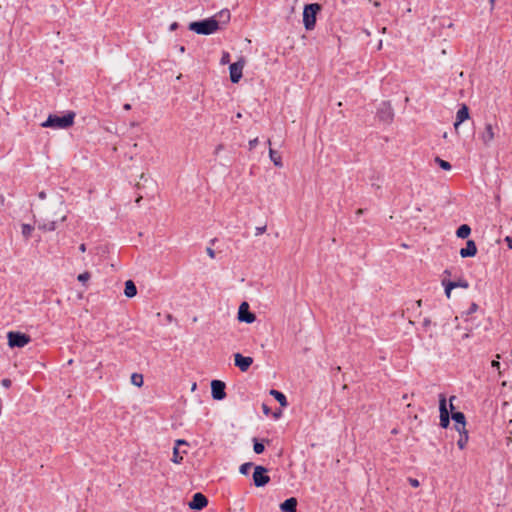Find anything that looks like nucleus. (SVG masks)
I'll return each mask as SVG.
<instances>
[{
  "label": "nucleus",
  "instance_id": "0e129e2a",
  "mask_svg": "<svg viewBox=\"0 0 512 512\" xmlns=\"http://www.w3.org/2000/svg\"><path fill=\"white\" fill-rule=\"evenodd\" d=\"M386 32V28H382V33H385Z\"/></svg>",
  "mask_w": 512,
  "mask_h": 512
},
{
  "label": "nucleus",
  "instance_id": "72a5a7b5",
  "mask_svg": "<svg viewBox=\"0 0 512 512\" xmlns=\"http://www.w3.org/2000/svg\"><path fill=\"white\" fill-rule=\"evenodd\" d=\"M219 16L221 18H225V22H228L230 20V12L228 10H223L219 13Z\"/></svg>",
  "mask_w": 512,
  "mask_h": 512
},
{
  "label": "nucleus",
  "instance_id": "e2e57ef3",
  "mask_svg": "<svg viewBox=\"0 0 512 512\" xmlns=\"http://www.w3.org/2000/svg\"><path fill=\"white\" fill-rule=\"evenodd\" d=\"M421 302H422L421 300L417 301L418 306H421Z\"/></svg>",
  "mask_w": 512,
  "mask_h": 512
},
{
  "label": "nucleus",
  "instance_id": "dca6fc26",
  "mask_svg": "<svg viewBox=\"0 0 512 512\" xmlns=\"http://www.w3.org/2000/svg\"><path fill=\"white\" fill-rule=\"evenodd\" d=\"M297 508V499L294 497L286 499L280 505V509L282 512H296Z\"/></svg>",
  "mask_w": 512,
  "mask_h": 512
},
{
  "label": "nucleus",
  "instance_id": "423d86ee",
  "mask_svg": "<svg viewBox=\"0 0 512 512\" xmlns=\"http://www.w3.org/2000/svg\"><path fill=\"white\" fill-rule=\"evenodd\" d=\"M439 410L440 426L446 429L450 424V416L446 405V397L444 394L439 395Z\"/></svg>",
  "mask_w": 512,
  "mask_h": 512
},
{
  "label": "nucleus",
  "instance_id": "09e8293b",
  "mask_svg": "<svg viewBox=\"0 0 512 512\" xmlns=\"http://www.w3.org/2000/svg\"><path fill=\"white\" fill-rule=\"evenodd\" d=\"M430 323H431V321L429 319H424V321H423L424 326H429Z\"/></svg>",
  "mask_w": 512,
  "mask_h": 512
},
{
  "label": "nucleus",
  "instance_id": "f8f14e48",
  "mask_svg": "<svg viewBox=\"0 0 512 512\" xmlns=\"http://www.w3.org/2000/svg\"><path fill=\"white\" fill-rule=\"evenodd\" d=\"M235 366H237L242 372H246L253 363L252 357H245L240 353L234 355Z\"/></svg>",
  "mask_w": 512,
  "mask_h": 512
},
{
  "label": "nucleus",
  "instance_id": "3c124183",
  "mask_svg": "<svg viewBox=\"0 0 512 512\" xmlns=\"http://www.w3.org/2000/svg\"><path fill=\"white\" fill-rule=\"evenodd\" d=\"M176 28H177V23L176 22L172 23L170 26V29L175 30Z\"/></svg>",
  "mask_w": 512,
  "mask_h": 512
},
{
  "label": "nucleus",
  "instance_id": "4468645a",
  "mask_svg": "<svg viewBox=\"0 0 512 512\" xmlns=\"http://www.w3.org/2000/svg\"><path fill=\"white\" fill-rule=\"evenodd\" d=\"M476 253H477V247L473 240H468L466 242V247H464L460 250V256L462 258L473 257L476 255Z\"/></svg>",
  "mask_w": 512,
  "mask_h": 512
},
{
  "label": "nucleus",
  "instance_id": "f704fd0d",
  "mask_svg": "<svg viewBox=\"0 0 512 512\" xmlns=\"http://www.w3.org/2000/svg\"><path fill=\"white\" fill-rule=\"evenodd\" d=\"M230 61V55L228 52H224L221 58V64H227Z\"/></svg>",
  "mask_w": 512,
  "mask_h": 512
},
{
  "label": "nucleus",
  "instance_id": "680f3d73",
  "mask_svg": "<svg viewBox=\"0 0 512 512\" xmlns=\"http://www.w3.org/2000/svg\"><path fill=\"white\" fill-rule=\"evenodd\" d=\"M66 220V216L64 215L62 218H61V221L64 222Z\"/></svg>",
  "mask_w": 512,
  "mask_h": 512
},
{
  "label": "nucleus",
  "instance_id": "052dcab7",
  "mask_svg": "<svg viewBox=\"0 0 512 512\" xmlns=\"http://www.w3.org/2000/svg\"><path fill=\"white\" fill-rule=\"evenodd\" d=\"M180 51L181 52H184L185 51V48L183 46L180 47Z\"/></svg>",
  "mask_w": 512,
  "mask_h": 512
},
{
  "label": "nucleus",
  "instance_id": "1a4fd4ad",
  "mask_svg": "<svg viewBox=\"0 0 512 512\" xmlns=\"http://www.w3.org/2000/svg\"><path fill=\"white\" fill-rule=\"evenodd\" d=\"M226 385L221 380H212L211 382V394L215 400H223L226 397L225 392Z\"/></svg>",
  "mask_w": 512,
  "mask_h": 512
},
{
  "label": "nucleus",
  "instance_id": "ea45409f",
  "mask_svg": "<svg viewBox=\"0 0 512 512\" xmlns=\"http://www.w3.org/2000/svg\"><path fill=\"white\" fill-rule=\"evenodd\" d=\"M505 242L507 243L508 248L512 249V236H507L505 238Z\"/></svg>",
  "mask_w": 512,
  "mask_h": 512
},
{
  "label": "nucleus",
  "instance_id": "aec40b11",
  "mask_svg": "<svg viewBox=\"0 0 512 512\" xmlns=\"http://www.w3.org/2000/svg\"><path fill=\"white\" fill-rule=\"evenodd\" d=\"M269 156L271 161L274 163L277 167H282V159L281 156L272 148L269 149Z\"/></svg>",
  "mask_w": 512,
  "mask_h": 512
},
{
  "label": "nucleus",
  "instance_id": "c85d7f7f",
  "mask_svg": "<svg viewBox=\"0 0 512 512\" xmlns=\"http://www.w3.org/2000/svg\"><path fill=\"white\" fill-rule=\"evenodd\" d=\"M450 283L455 285V288H464L467 289L469 287V283L465 279H459L458 281H450Z\"/></svg>",
  "mask_w": 512,
  "mask_h": 512
},
{
  "label": "nucleus",
  "instance_id": "a878e982",
  "mask_svg": "<svg viewBox=\"0 0 512 512\" xmlns=\"http://www.w3.org/2000/svg\"><path fill=\"white\" fill-rule=\"evenodd\" d=\"M185 453H186V451H183V453L181 454L180 451H179V448L178 447H174L172 461L174 463L179 464L183 460V454H185Z\"/></svg>",
  "mask_w": 512,
  "mask_h": 512
},
{
  "label": "nucleus",
  "instance_id": "c9c22d12",
  "mask_svg": "<svg viewBox=\"0 0 512 512\" xmlns=\"http://www.w3.org/2000/svg\"><path fill=\"white\" fill-rule=\"evenodd\" d=\"M258 144V138H254L252 140L249 141V149L252 150L254 149Z\"/></svg>",
  "mask_w": 512,
  "mask_h": 512
},
{
  "label": "nucleus",
  "instance_id": "de8ad7c7",
  "mask_svg": "<svg viewBox=\"0 0 512 512\" xmlns=\"http://www.w3.org/2000/svg\"><path fill=\"white\" fill-rule=\"evenodd\" d=\"M495 1H496V0H489V3H490V9H491V10H493V9H494Z\"/></svg>",
  "mask_w": 512,
  "mask_h": 512
},
{
  "label": "nucleus",
  "instance_id": "9b49d317",
  "mask_svg": "<svg viewBox=\"0 0 512 512\" xmlns=\"http://www.w3.org/2000/svg\"><path fill=\"white\" fill-rule=\"evenodd\" d=\"M207 504H208V500L205 495H203L202 493H195L193 495L192 500L189 503V507L192 510H201L204 507H206Z\"/></svg>",
  "mask_w": 512,
  "mask_h": 512
},
{
  "label": "nucleus",
  "instance_id": "473e14b6",
  "mask_svg": "<svg viewBox=\"0 0 512 512\" xmlns=\"http://www.w3.org/2000/svg\"><path fill=\"white\" fill-rule=\"evenodd\" d=\"M455 429L459 432V434H463L464 432H467L465 426L466 424H458V423H455Z\"/></svg>",
  "mask_w": 512,
  "mask_h": 512
},
{
  "label": "nucleus",
  "instance_id": "c03bdc74",
  "mask_svg": "<svg viewBox=\"0 0 512 512\" xmlns=\"http://www.w3.org/2000/svg\"><path fill=\"white\" fill-rule=\"evenodd\" d=\"M262 409H263V412H264L266 415H268V414H269L270 409H269V407H268L266 404H263V405H262Z\"/></svg>",
  "mask_w": 512,
  "mask_h": 512
},
{
  "label": "nucleus",
  "instance_id": "2eb2a0df",
  "mask_svg": "<svg viewBox=\"0 0 512 512\" xmlns=\"http://www.w3.org/2000/svg\"><path fill=\"white\" fill-rule=\"evenodd\" d=\"M469 118V109L466 105H462L461 108L457 111L456 121L454 123V128L457 131L459 125Z\"/></svg>",
  "mask_w": 512,
  "mask_h": 512
},
{
  "label": "nucleus",
  "instance_id": "f3484780",
  "mask_svg": "<svg viewBox=\"0 0 512 512\" xmlns=\"http://www.w3.org/2000/svg\"><path fill=\"white\" fill-rule=\"evenodd\" d=\"M124 294L127 298H132L137 294L136 285L132 280H127L125 282Z\"/></svg>",
  "mask_w": 512,
  "mask_h": 512
},
{
  "label": "nucleus",
  "instance_id": "2f4dec72",
  "mask_svg": "<svg viewBox=\"0 0 512 512\" xmlns=\"http://www.w3.org/2000/svg\"><path fill=\"white\" fill-rule=\"evenodd\" d=\"M91 275L89 272H83L78 275V280L82 283L87 282L90 279Z\"/></svg>",
  "mask_w": 512,
  "mask_h": 512
},
{
  "label": "nucleus",
  "instance_id": "603ef678",
  "mask_svg": "<svg viewBox=\"0 0 512 512\" xmlns=\"http://www.w3.org/2000/svg\"><path fill=\"white\" fill-rule=\"evenodd\" d=\"M476 309H477V305H476L475 303H473V304L471 305L470 310L473 312V311H476Z\"/></svg>",
  "mask_w": 512,
  "mask_h": 512
},
{
  "label": "nucleus",
  "instance_id": "8fccbe9b",
  "mask_svg": "<svg viewBox=\"0 0 512 512\" xmlns=\"http://www.w3.org/2000/svg\"><path fill=\"white\" fill-rule=\"evenodd\" d=\"M454 399H455V396L450 397V408L451 409H454V406H453V400Z\"/></svg>",
  "mask_w": 512,
  "mask_h": 512
},
{
  "label": "nucleus",
  "instance_id": "ddd939ff",
  "mask_svg": "<svg viewBox=\"0 0 512 512\" xmlns=\"http://www.w3.org/2000/svg\"><path fill=\"white\" fill-rule=\"evenodd\" d=\"M377 115L380 120L384 122H391L393 119V110L391 106L388 103H383L382 106L379 108Z\"/></svg>",
  "mask_w": 512,
  "mask_h": 512
},
{
  "label": "nucleus",
  "instance_id": "a18cd8bd",
  "mask_svg": "<svg viewBox=\"0 0 512 512\" xmlns=\"http://www.w3.org/2000/svg\"><path fill=\"white\" fill-rule=\"evenodd\" d=\"M39 198L40 199H45L46 198V193L44 191H41L39 194H38Z\"/></svg>",
  "mask_w": 512,
  "mask_h": 512
},
{
  "label": "nucleus",
  "instance_id": "393cba45",
  "mask_svg": "<svg viewBox=\"0 0 512 512\" xmlns=\"http://www.w3.org/2000/svg\"><path fill=\"white\" fill-rule=\"evenodd\" d=\"M451 418L458 424H466V418L462 412H453Z\"/></svg>",
  "mask_w": 512,
  "mask_h": 512
},
{
  "label": "nucleus",
  "instance_id": "e433bc0d",
  "mask_svg": "<svg viewBox=\"0 0 512 512\" xmlns=\"http://www.w3.org/2000/svg\"><path fill=\"white\" fill-rule=\"evenodd\" d=\"M1 384H2V386H3V387H5V388H10V386H11L12 382H11V380H10V379L5 378V379H3V380L1 381Z\"/></svg>",
  "mask_w": 512,
  "mask_h": 512
},
{
  "label": "nucleus",
  "instance_id": "49530a36",
  "mask_svg": "<svg viewBox=\"0 0 512 512\" xmlns=\"http://www.w3.org/2000/svg\"><path fill=\"white\" fill-rule=\"evenodd\" d=\"M79 250L81 252H85L86 251V245L84 243H82L80 246H79Z\"/></svg>",
  "mask_w": 512,
  "mask_h": 512
},
{
  "label": "nucleus",
  "instance_id": "5fc2aeb1",
  "mask_svg": "<svg viewBox=\"0 0 512 512\" xmlns=\"http://www.w3.org/2000/svg\"><path fill=\"white\" fill-rule=\"evenodd\" d=\"M443 274H444L445 276H450V275H451V272H450L448 269H446V270L443 272Z\"/></svg>",
  "mask_w": 512,
  "mask_h": 512
},
{
  "label": "nucleus",
  "instance_id": "58836bf2",
  "mask_svg": "<svg viewBox=\"0 0 512 512\" xmlns=\"http://www.w3.org/2000/svg\"><path fill=\"white\" fill-rule=\"evenodd\" d=\"M206 252H207V254L209 255L210 258H212V259L215 258V251L212 248L208 247L206 249Z\"/></svg>",
  "mask_w": 512,
  "mask_h": 512
},
{
  "label": "nucleus",
  "instance_id": "13d9d810",
  "mask_svg": "<svg viewBox=\"0 0 512 512\" xmlns=\"http://www.w3.org/2000/svg\"><path fill=\"white\" fill-rule=\"evenodd\" d=\"M381 48H382V41H380L378 44V49L380 50Z\"/></svg>",
  "mask_w": 512,
  "mask_h": 512
},
{
  "label": "nucleus",
  "instance_id": "5701e85b",
  "mask_svg": "<svg viewBox=\"0 0 512 512\" xmlns=\"http://www.w3.org/2000/svg\"><path fill=\"white\" fill-rule=\"evenodd\" d=\"M442 285L445 288V295L447 298L451 297V291L455 288V285L450 283V280H447L446 278L442 279Z\"/></svg>",
  "mask_w": 512,
  "mask_h": 512
},
{
  "label": "nucleus",
  "instance_id": "a211bd4d",
  "mask_svg": "<svg viewBox=\"0 0 512 512\" xmlns=\"http://www.w3.org/2000/svg\"><path fill=\"white\" fill-rule=\"evenodd\" d=\"M270 395H272L280 403L281 406H287L288 403L286 396L282 392L272 389L270 390Z\"/></svg>",
  "mask_w": 512,
  "mask_h": 512
},
{
  "label": "nucleus",
  "instance_id": "20e7f679",
  "mask_svg": "<svg viewBox=\"0 0 512 512\" xmlns=\"http://www.w3.org/2000/svg\"><path fill=\"white\" fill-rule=\"evenodd\" d=\"M8 344L10 347H19L22 348L30 342V336L21 333L10 331L7 334Z\"/></svg>",
  "mask_w": 512,
  "mask_h": 512
},
{
  "label": "nucleus",
  "instance_id": "37998d69",
  "mask_svg": "<svg viewBox=\"0 0 512 512\" xmlns=\"http://www.w3.org/2000/svg\"><path fill=\"white\" fill-rule=\"evenodd\" d=\"M491 365H492V367H494L496 369L500 368V363L497 360H493Z\"/></svg>",
  "mask_w": 512,
  "mask_h": 512
},
{
  "label": "nucleus",
  "instance_id": "4be33fe9",
  "mask_svg": "<svg viewBox=\"0 0 512 512\" xmlns=\"http://www.w3.org/2000/svg\"><path fill=\"white\" fill-rule=\"evenodd\" d=\"M38 228L44 232L54 231L56 229V222L55 221L44 222L42 224H39Z\"/></svg>",
  "mask_w": 512,
  "mask_h": 512
},
{
  "label": "nucleus",
  "instance_id": "6e6d98bb",
  "mask_svg": "<svg viewBox=\"0 0 512 512\" xmlns=\"http://www.w3.org/2000/svg\"><path fill=\"white\" fill-rule=\"evenodd\" d=\"M357 215H361L363 214V210L362 209H358L357 212H356Z\"/></svg>",
  "mask_w": 512,
  "mask_h": 512
},
{
  "label": "nucleus",
  "instance_id": "79ce46f5",
  "mask_svg": "<svg viewBox=\"0 0 512 512\" xmlns=\"http://www.w3.org/2000/svg\"><path fill=\"white\" fill-rule=\"evenodd\" d=\"M409 482L410 484L413 486V487H418L419 486V481L417 479H412L410 478L409 479Z\"/></svg>",
  "mask_w": 512,
  "mask_h": 512
},
{
  "label": "nucleus",
  "instance_id": "b1692460",
  "mask_svg": "<svg viewBox=\"0 0 512 512\" xmlns=\"http://www.w3.org/2000/svg\"><path fill=\"white\" fill-rule=\"evenodd\" d=\"M468 432H464L463 434H460V437L459 439L457 440V445L459 447V449L463 450L467 443H468Z\"/></svg>",
  "mask_w": 512,
  "mask_h": 512
},
{
  "label": "nucleus",
  "instance_id": "7c9ffc66",
  "mask_svg": "<svg viewBox=\"0 0 512 512\" xmlns=\"http://www.w3.org/2000/svg\"><path fill=\"white\" fill-rule=\"evenodd\" d=\"M253 449L256 454H261L264 451L265 447L262 443L254 440Z\"/></svg>",
  "mask_w": 512,
  "mask_h": 512
},
{
  "label": "nucleus",
  "instance_id": "7ed1b4c3",
  "mask_svg": "<svg viewBox=\"0 0 512 512\" xmlns=\"http://www.w3.org/2000/svg\"><path fill=\"white\" fill-rule=\"evenodd\" d=\"M321 10V5L318 3L308 4L304 7L303 23L307 30H312L316 24V15Z\"/></svg>",
  "mask_w": 512,
  "mask_h": 512
},
{
  "label": "nucleus",
  "instance_id": "a19ab883",
  "mask_svg": "<svg viewBox=\"0 0 512 512\" xmlns=\"http://www.w3.org/2000/svg\"><path fill=\"white\" fill-rule=\"evenodd\" d=\"M181 445H188V443L185 440H182V439L176 440L175 447L179 448V446H181Z\"/></svg>",
  "mask_w": 512,
  "mask_h": 512
},
{
  "label": "nucleus",
  "instance_id": "4d7b16f0",
  "mask_svg": "<svg viewBox=\"0 0 512 512\" xmlns=\"http://www.w3.org/2000/svg\"><path fill=\"white\" fill-rule=\"evenodd\" d=\"M373 5H374L375 7H379V6H380V2L375 1V2L373 3Z\"/></svg>",
  "mask_w": 512,
  "mask_h": 512
},
{
  "label": "nucleus",
  "instance_id": "c756f323",
  "mask_svg": "<svg viewBox=\"0 0 512 512\" xmlns=\"http://www.w3.org/2000/svg\"><path fill=\"white\" fill-rule=\"evenodd\" d=\"M252 466H253V464L250 462L244 463L240 466L239 471L241 474L246 475V474H248V472Z\"/></svg>",
  "mask_w": 512,
  "mask_h": 512
},
{
  "label": "nucleus",
  "instance_id": "9d476101",
  "mask_svg": "<svg viewBox=\"0 0 512 512\" xmlns=\"http://www.w3.org/2000/svg\"><path fill=\"white\" fill-rule=\"evenodd\" d=\"M238 319L239 321L248 324L253 323L255 321L256 316L254 313L249 311V305L247 302H242L241 305L239 306Z\"/></svg>",
  "mask_w": 512,
  "mask_h": 512
},
{
  "label": "nucleus",
  "instance_id": "412c9836",
  "mask_svg": "<svg viewBox=\"0 0 512 512\" xmlns=\"http://www.w3.org/2000/svg\"><path fill=\"white\" fill-rule=\"evenodd\" d=\"M131 383L137 387H142L144 384L143 375L139 373H133L131 375Z\"/></svg>",
  "mask_w": 512,
  "mask_h": 512
},
{
  "label": "nucleus",
  "instance_id": "f257e3e1",
  "mask_svg": "<svg viewBox=\"0 0 512 512\" xmlns=\"http://www.w3.org/2000/svg\"><path fill=\"white\" fill-rule=\"evenodd\" d=\"M75 113L68 112L63 116L49 115L47 120L41 124L42 127L54 129H67L74 123Z\"/></svg>",
  "mask_w": 512,
  "mask_h": 512
},
{
  "label": "nucleus",
  "instance_id": "864d4df0",
  "mask_svg": "<svg viewBox=\"0 0 512 512\" xmlns=\"http://www.w3.org/2000/svg\"><path fill=\"white\" fill-rule=\"evenodd\" d=\"M123 108H124L125 110H130V109H131V105H130V104H125V105L123 106Z\"/></svg>",
  "mask_w": 512,
  "mask_h": 512
},
{
  "label": "nucleus",
  "instance_id": "4c0bfd02",
  "mask_svg": "<svg viewBox=\"0 0 512 512\" xmlns=\"http://www.w3.org/2000/svg\"><path fill=\"white\" fill-rule=\"evenodd\" d=\"M266 231V226L256 227V235L259 236Z\"/></svg>",
  "mask_w": 512,
  "mask_h": 512
},
{
  "label": "nucleus",
  "instance_id": "bb28decb",
  "mask_svg": "<svg viewBox=\"0 0 512 512\" xmlns=\"http://www.w3.org/2000/svg\"><path fill=\"white\" fill-rule=\"evenodd\" d=\"M22 235L25 239H29V237L32 234V231L34 230V227L30 224H22Z\"/></svg>",
  "mask_w": 512,
  "mask_h": 512
},
{
  "label": "nucleus",
  "instance_id": "6e6552de",
  "mask_svg": "<svg viewBox=\"0 0 512 512\" xmlns=\"http://www.w3.org/2000/svg\"><path fill=\"white\" fill-rule=\"evenodd\" d=\"M495 138L494 126L491 123H486L484 129L479 133V139L483 145L489 147Z\"/></svg>",
  "mask_w": 512,
  "mask_h": 512
},
{
  "label": "nucleus",
  "instance_id": "39448f33",
  "mask_svg": "<svg viewBox=\"0 0 512 512\" xmlns=\"http://www.w3.org/2000/svg\"><path fill=\"white\" fill-rule=\"evenodd\" d=\"M254 485L263 487L269 483L270 477L267 475V469L263 466H256L253 473Z\"/></svg>",
  "mask_w": 512,
  "mask_h": 512
},
{
  "label": "nucleus",
  "instance_id": "6ab92c4d",
  "mask_svg": "<svg viewBox=\"0 0 512 512\" xmlns=\"http://www.w3.org/2000/svg\"><path fill=\"white\" fill-rule=\"evenodd\" d=\"M471 233V228L467 224L461 225L457 231L456 235L458 238L465 239L467 238Z\"/></svg>",
  "mask_w": 512,
  "mask_h": 512
},
{
  "label": "nucleus",
  "instance_id": "bf43d9fd",
  "mask_svg": "<svg viewBox=\"0 0 512 512\" xmlns=\"http://www.w3.org/2000/svg\"><path fill=\"white\" fill-rule=\"evenodd\" d=\"M266 144H268V145L270 146V145H271V140H270V139H268V140L266 141Z\"/></svg>",
  "mask_w": 512,
  "mask_h": 512
},
{
  "label": "nucleus",
  "instance_id": "cd10ccee",
  "mask_svg": "<svg viewBox=\"0 0 512 512\" xmlns=\"http://www.w3.org/2000/svg\"><path fill=\"white\" fill-rule=\"evenodd\" d=\"M435 162L444 170H450L451 169V164L439 157H436L435 158Z\"/></svg>",
  "mask_w": 512,
  "mask_h": 512
},
{
  "label": "nucleus",
  "instance_id": "f03ea898",
  "mask_svg": "<svg viewBox=\"0 0 512 512\" xmlns=\"http://www.w3.org/2000/svg\"><path fill=\"white\" fill-rule=\"evenodd\" d=\"M219 21L216 20L214 17L202 20V21H195L191 22L189 24V29L191 31L196 32L197 34L201 35H210L215 33L217 30H219Z\"/></svg>",
  "mask_w": 512,
  "mask_h": 512
},
{
  "label": "nucleus",
  "instance_id": "0eeeda50",
  "mask_svg": "<svg viewBox=\"0 0 512 512\" xmlns=\"http://www.w3.org/2000/svg\"><path fill=\"white\" fill-rule=\"evenodd\" d=\"M245 65V60L243 58L239 59L237 62L232 63L229 67L230 72V80L232 83H238L242 77V71Z\"/></svg>",
  "mask_w": 512,
  "mask_h": 512
}]
</instances>
